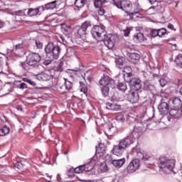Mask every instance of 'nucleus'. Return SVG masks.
I'll return each instance as SVG.
<instances>
[{"mask_svg":"<svg viewBox=\"0 0 182 182\" xmlns=\"http://www.w3.org/2000/svg\"><path fill=\"white\" fill-rule=\"evenodd\" d=\"M58 86L60 89H65V90L69 92V90H72L73 84L65 78H61L58 82Z\"/></svg>","mask_w":182,"mask_h":182,"instance_id":"nucleus-10","label":"nucleus"},{"mask_svg":"<svg viewBox=\"0 0 182 182\" xmlns=\"http://www.w3.org/2000/svg\"><path fill=\"white\" fill-rule=\"evenodd\" d=\"M129 61H131L132 63H139L140 62V55L133 53L129 55Z\"/></svg>","mask_w":182,"mask_h":182,"instance_id":"nucleus-20","label":"nucleus"},{"mask_svg":"<svg viewBox=\"0 0 182 182\" xmlns=\"http://www.w3.org/2000/svg\"><path fill=\"white\" fill-rule=\"evenodd\" d=\"M107 106L106 109H109V110H116V105H113L110 102H107L106 103Z\"/></svg>","mask_w":182,"mask_h":182,"instance_id":"nucleus-44","label":"nucleus"},{"mask_svg":"<svg viewBox=\"0 0 182 182\" xmlns=\"http://www.w3.org/2000/svg\"><path fill=\"white\" fill-rule=\"evenodd\" d=\"M124 151V149H122L119 145L114 146L112 149V153L114 154V156H122L123 154V152Z\"/></svg>","mask_w":182,"mask_h":182,"instance_id":"nucleus-25","label":"nucleus"},{"mask_svg":"<svg viewBox=\"0 0 182 182\" xmlns=\"http://www.w3.org/2000/svg\"><path fill=\"white\" fill-rule=\"evenodd\" d=\"M4 26H5V23L0 21V28H4Z\"/></svg>","mask_w":182,"mask_h":182,"instance_id":"nucleus-59","label":"nucleus"},{"mask_svg":"<svg viewBox=\"0 0 182 182\" xmlns=\"http://www.w3.org/2000/svg\"><path fill=\"white\" fill-rule=\"evenodd\" d=\"M137 137H139V134H136V131H134L125 138L119 140L118 146H120L121 149L126 150L127 147H129L131 144L134 143V140H136Z\"/></svg>","mask_w":182,"mask_h":182,"instance_id":"nucleus-3","label":"nucleus"},{"mask_svg":"<svg viewBox=\"0 0 182 182\" xmlns=\"http://www.w3.org/2000/svg\"><path fill=\"white\" fill-rule=\"evenodd\" d=\"M83 171H85V166L83 165L74 168V172L77 174H80V173H83Z\"/></svg>","mask_w":182,"mask_h":182,"instance_id":"nucleus-39","label":"nucleus"},{"mask_svg":"<svg viewBox=\"0 0 182 182\" xmlns=\"http://www.w3.org/2000/svg\"><path fill=\"white\" fill-rule=\"evenodd\" d=\"M98 15H100V16H103V15H105V9H103L102 8H100L98 10Z\"/></svg>","mask_w":182,"mask_h":182,"instance_id":"nucleus-52","label":"nucleus"},{"mask_svg":"<svg viewBox=\"0 0 182 182\" xmlns=\"http://www.w3.org/2000/svg\"><path fill=\"white\" fill-rule=\"evenodd\" d=\"M55 72L62 73L63 72V63L60 62L58 66L55 68Z\"/></svg>","mask_w":182,"mask_h":182,"instance_id":"nucleus-45","label":"nucleus"},{"mask_svg":"<svg viewBox=\"0 0 182 182\" xmlns=\"http://www.w3.org/2000/svg\"><path fill=\"white\" fill-rule=\"evenodd\" d=\"M28 88V85L25 82H22L20 85V89H27Z\"/></svg>","mask_w":182,"mask_h":182,"instance_id":"nucleus-54","label":"nucleus"},{"mask_svg":"<svg viewBox=\"0 0 182 182\" xmlns=\"http://www.w3.org/2000/svg\"><path fill=\"white\" fill-rule=\"evenodd\" d=\"M32 42L33 45H36L37 49H42L43 48V44L39 39H33Z\"/></svg>","mask_w":182,"mask_h":182,"instance_id":"nucleus-34","label":"nucleus"},{"mask_svg":"<svg viewBox=\"0 0 182 182\" xmlns=\"http://www.w3.org/2000/svg\"><path fill=\"white\" fill-rule=\"evenodd\" d=\"M129 83L132 90H134V92H137L141 89V81L137 77H134Z\"/></svg>","mask_w":182,"mask_h":182,"instance_id":"nucleus-14","label":"nucleus"},{"mask_svg":"<svg viewBox=\"0 0 182 182\" xmlns=\"http://www.w3.org/2000/svg\"><path fill=\"white\" fill-rule=\"evenodd\" d=\"M37 79L38 80H43V82H48V80H50V75L45 73H41L37 75Z\"/></svg>","mask_w":182,"mask_h":182,"instance_id":"nucleus-23","label":"nucleus"},{"mask_svg":"<svg viewBox=\"0 0 182 182\" xmlns=\"http://www.w3.org/2000/svg\"><path fill=\"white\" fill-rule=\"evenodd\" d=\"M23 82H26V83H28L29 79H28L27 77L23 78Z\"/></svg>","mask_w":182,"mask_h":182,"instance_id":"nucleus-60","label":"nucleus"},{"mask_svg":"<svg viewBox=\"0 0 182 182\" xmlns=\"http://www.w3.org/2000/svg\"><path fill=\"white\" fill-rule=\"evenodd\" d=\"M91 34L97 41H102L104 45L108 49H113L114 47V36L112 34L106 35L105 27L100 26H95L91 30Z\"/></svg>","mask_w":182,"mask_h":182,"instance_id":"nucleus-1","label":"nucleus"},{"mask_svg":"<svg viewBox=\"0 0 182 182\" xmlns=\"http://www.w3.org/2000/svg\"><path fill=\"white\" fill-rule=\"evenodd\" d=\"M13 15L16 21V22H22V18L25 16V12L22 10L16 11L13 13Z\"/></svg>","mask_w":182,"mask_h":182,"instance_id":"nucleus-18","label":"nucleus"},{"mask_svg":"<svg viewBox=\"0 0 182 182\" xmlns=\"http://www.w3.org/2000/svg\"><path fill=\"white\" fill-rule=\"evenodd\" d=\"M117 87L119 90H121V92H126V90H127V85L126 82H119Z\"/></svg>","mask_w":182,"mask_h":182,"instance_id":"nucleus-31","label":"nucleus"},{"mask_svg":"<svg viewBox=\"0 0 182 182\" xmlns=\"http://www.w3.org/2000/svg\"><path fill=\"white\" fill-rule=\"evenodd\" d=\"M100 168L102 173H106V171H108L109 170V167H107V164L106 163H102L100 165Z\"/></svg>","mask_w":182,"mask_h":182,"instance_id":"nucleus-41","label":"nucleus"},{"mask_svg":"<svg viewBox=\"0 0 182 182\" xmlns=\"http://www.w3.org/2000/svg\"><path fill=\"white\" fill-rule=\"evenodd\" d=\"M123 77H124V82H126L127 83H130L132 80L134 79V77H133V74H129V73H124Z\"/></svg>","mask_w":182,"mask_h":182,"instance_id":"nucleus-29","label":"nucleus"},{"mask_svg":"<svg viewBox=\"0 0 182 182\" xmlns=\"http://www.w3.org/2000/svg\"><path fill=\"white\" fill-rule=\"evenodd\" d=\"M101 2L103 5L104 4H107V2H109V0H102V1L101 0Z\"/></svg>","mask_w":182,"mask_h":182,"instance_id":"nucleus-61","label":"nucleus"},{"mask_svg":"<svg viewBox=\"0 0 182 182\" xmlns=\"http://www.w3.org/2000/svg\"><path fill=\"white\" fill-rule=\"evenodd\" d=\"M115 119L117 122H124L125 120L124 115H123L122 114H118L116 116Z\"/></svg>","mask_w":182,"mask_h":182,"instance_id":"nucleus-43","label":"nucleus"},{"mask_svg":"<svg viewBox=\"0 0 182 182\" xmlns=\"http://www.w3.org/2000/svg\"><path fill=\"white\" fill-rule=\"evenodd\" d=\"M111 3L114 6H117L118 9H122L125 12H127L128 9H130V8H132V2H130V1L129 0H112Z\"/></svg>","mask_w":182,"mask_h":182,"instance_id":"nucleus-6","label":"nucleus"},{"mask_svg":"<svg viewBox=\"0 0 182 182\" xmlns=\"http://www.w3.org/2000/svg\"><path fill=\"white\" fill-rule=\"evenodd\" d=\"M9 134V127L5 126L3 128H0V136H4Z\"/></svg>","mask_w":182,"mask_h":182,"instance_id":"nucleus-33","label":"nucleus"},{"mask_svg":"<svg viewBox=\"0 0 182 182\" xmlns=\"http://www.w3.org/2000/svg\"><path fill=\"white\" fill-rule=\"evenodd\" d=\"M90 26H92L90 21L84 22L81 26H75V31L78 38H85L86 36V31H87V28H90Z\"/></svg>","mask_w":182,"mask_h":182,"instance_id":"nucleus-7","label":"nucleus"},{"mask_svg":"<svg viewBox=\"0 0 182 182\" xmlns=\"http://www.w3.org/2000/svg\"><path fill=\"white\" fill-rule=\"evenodd\" d=\"M167 28L168 29H171V31H176V28H174V26L171 23H168V26H167Z\"/></svg>","mask_w":182,"mask_h":182,"instance_id":"nucleus-55","label":"nucleus"},{"mask_svg":"<svg viewBox=\"0 0 182 182\" xmlns=\"http://www.w3.org/2000/svg\"><path fill=\"white\" fill-rule=\"evenodd\" d=\"M107 146L105 144L100 143L99 146L96 147V151L98 154H105L106 153Z\"/></svg>","mask_w":182,"mask_h":182,"instance_id":"nucleus-24","label":"nucleus"},{"mask_svg":"<svg viewBox=\"0 0 182 182\" xmlns=\"http://www.w3.org/2000/svg\"><path fill=\"white\" fill-rule=\"evenodd\" d=\"M137 14H139V12L134 11V12L129 14V16H130V18H132V16H133V15H137Z\"/></svg>","mask_w":182,"mask_h":182,"instance_id":"nucleus-58","label":"nucleus"},{"mask_svg":"<svg viewBox=\"0 0 182 182\" xmlns=\"http://www.w3.org/2000/svg\"><path fill=\"white\" fill-rule=\"evenodd\" d=\"M100 85L102 87L109 86L112 89L116 87V84L113 79L110 78L109 76H105L100 80Z\"/></svg>","mask_w":182,"mask_h":182,"instance_id":"nucleus-12","label":"nucleus"},{"mask_svg":"<svg viewBox=\"0 0 182 182\" xmlns=\"http://www.w3.org/2000/svg\"><path fill=\"white\" fill-rule=\"evenodd\" d=\"M46 9H55L56 8V1L46 4Z\"/></svg>","mask_w":182,"mask_h":182,"instance_id":"nucleus-36","label":"nucleus"},{"mask_svg":"<svg viewBox=\"0 0 182 182\" xmlns=\"http://www.w3.org/2000/svg\"><path fill=\"white\" fill-rule=\"evenodd\" d=\"M136 156L139 160H141V161H144L145 164L150 165L151 164V156H149L147 154H144L141 151H137Z\"/></svg>","mask_w":182,"mask_h":182,"instance_id":"nucleus-13","label":"nucleus"},{"mask_svg":"<svg viewBox=\"0 0 182 182\" xmlns=\"http://www.w3.org/2000/svg\"><path fill=\"white\" fill-rule=\"evenodd\" d=\"M153 78L154 77H157L159 76V75L157 74H152Z\"/></svg>","mask_w":182,"mask_h":182,"instance_id":"nucleus-63","label":"nucleus"},{"mask_svg":"<svg viewBox=\"0 0 182 182\" xmlns=\"http://www.w3.org/2000/svg\"><path fill=\"white\" fill-rule=\"evenodd\" d=\"M179 110H181L182 112V102H181V106L179 107Z\"/></svg>","mask_w":182,"mask_h":182,"instance_id":"nucleus-64","label":"nucleus"},{"mask_svg":"<svg viewBox=\"0 0 182 182\" xmlns=\"http://www.w3.org/2000/svg\"><path fill=\"white\" fill-rule=\"evenodd\" d=\"M139 167H140V160L139 159H133L127 166V171L132 174V173L137 171Z\"/></svg>","mask_w":182,"mask_h":182,"instance_id":"nucleus-9","label":"nucleus"},{"mask_svg":"<svg viewBox=\"0 0 182 182\" xmlns=\"http://www.w3.org/2000/svg\"><path fill=\"white\" fill-rule=\"evenodd\" d=\"M52 63V60H46L43 62V64L45 66H48V65H50Z\"/></svg>","mask_w":182,"mask_h":182,"instance_id":"nucleus-53","label":"nucleus"},{"mask_svg":"<svg viewBox=\"0 0 182 182\" xmlns=\"http://www.w3.org/2000/svg\"><path fill=\"white\" fill-rule=\"evenodd\" d=\"M170 103H172L173 108L180 109V107L181 106V100L178 97H175L170 100Z\"/></svg>","mask_w":182,"mask_h":182,"instance_id":"nucleus-22","label":"nucleus"},{"mask_svg":"<svg viewBox=\"0 0 182 182\" xmlns=\"http://www.w3.org/2000/svg\"><path fill=\"white\" fill-rule=\"evenodd\" d=\"M81 92H83V93H85V95H86V93H87V88L86 87H82L81 88Z\"/></svg>","mask_w":182,"mask_h":182,"instance_id":"nucleus-56","label":"nucleus"},{"mask_svg":"<svg viewBox=\"0 0 182 182\" xmlns=\"http://www.w3.org/2000/svg\"><path fill=\"white\" fill-rule=\"evenodd\" d=\"M123 73H124L132 74V68H130V67L124 68Z\"/></svg>","mask_w":182,"mask_h":182,"instance_id":"nucleus-48","label":"nucleus"},{"mask_svg":"<svg viewBox=\"0 0 182 182\" xmlns=\"http://www.w3.org/2000/svg\"><path fill=\"white\" fill-rule=\"evenodd\" d=\"M150 4L153 5V4H156L158 2L156 6H154V9L157 11V12H164V9H166V5H170V4H173L174 0H149Z\"/></svg>","mask_w":182,"mask_h":182,"instance_id":"nucleus-5","label":"nucleus"},{"mask_svg":"<svg viewBox=\"0 0 182 182\" xmlns=\"http://www.w3.org/2000/svg\"><path fill=\"white\" fill-rule=\"evenodd\" d=\"M45 51L47 55H50L53 59H59V55H60V47L59 46H54L53 43H49L46 46Z\"/></svg>","mask_w":182,"mask_h":182,"instance_id":"nucleus-4","label":"nucleus"},{"mask_svg":"<svg viewBox=\"0 0 182 182\" xmlns=\"http://www.w3.org/2000/svg\"><path fill=\"white\" fill-rule=\"evenodd\" d=\"M166 32H167V30H166V28H164L158 29V36L159 38H161L162 36H164V35H166Z\"/></svg>","mask_w":182,"mask_h":182,"instance_id":"nucleus-42","label":"nucleus"},{"mask_svg":"<svg viewBox=\"0 0 182 182\" xmlns=\"http://www.w3.org/2000/svg\"><path fill=\"white\" fill-rule=\"evenodd\" d=\"M175 63L178 66H182V54H178L175 59Z\"/></svg>","mask_w":182,"mask_h":182,"instance_id":"nucleus-38","label":"nucleus"},{"mask_svg":"<svg viewBox=\"0 0 182 182\" xmlns=\"http://www.w3.org/2000/svg\"><path fill=\"white\" fill-rule=\"evenodd\" d=\"M176 166V160L168 159L165 157L160 158V162L159 164L160 171L165 174H170L174 173V167Z\"/></svg>","mask_w":182,"mask_h":182,"instance_id":"nucleus-2","label":"nucleus"},{"mask_svg":"<svg viewBox=\"0 0 182 182\" xmlns=\"http://www.w3.org/2000/svg\"><path fill=\"white\" fill-rule=\"evenodd\" d=\"M23 48H25V45L23 43H18L11 48H8L7 52L9 53V52H14V50H19V49H23Z\"/></svg>","mask_w":182,"mask_h":182,"instance_id":"nucleus-26","label":"nucleus"},{"mask_svg":"<svg viewBox=\"0 0 182 182\" xmlns=\"http://www.w3.org/2000/svg\"><path fill=\"white\" fill-rule=\"evenodd\" d=\"M139 92H132L131 94L128 95V100L131 103H137L139 102Z\"/></svg>","mask_w":182,"mask_h":182,"instance_id":"nucleus-17","label":"nucleus"},{"mask_svg":"<svg viewBox=\"0 0 182 182\" xmlns=\"http://www.w3.org/2000/svg\"><path fill=\"white\" fill-rule=\"evenodd\" d=\"M99 163V159H97V156H94L92 158L90 159V161L85 165L84 171H92V169L95 168V166Z\"/></svg>","mask_w":182,"mask_h":182,"instance_id":"nucleus-11","label":"nucleus"},{"mask_svg":"<svg viewBox=\"0 0 182 182\" xmlns=\"http://www.w3.org/2000/svg\"><path fill=\"white\" fill-rule=\"evenodd\" d=\"M29 85H31V86H36V83H35V82L29 80H28V82Z\"/></svg>","mask_w":182,"mask_h":182,"instance_id":"nucleus-57","label":"nucleus"},{"mask_svg":"<svg viewBox=\"0 0 182 182\" xmlns=\"http://www.w3.org/2000/svg\"><path fill=\"white\" fill-rule=\"evenodd\" d=\"M105 163H107L108 164H112V161H114L113 158L112 157V155L107 154L105 156Z\"/></svg>","mask_w":182,"mask_h":182,"instance_id":"nucleus-40","label":"nucleus"},{"mask_svg":"<svg viewBox=\"0 0 182 182\" xmlns=\"http://www.w3.org/2000/svg\"><path fill=\"white\" fill-rule=\"evenodd\" d=\"M66 55L68 58H72L73 56L75 58H77V55H76V51H75V49H73V48L72 47H69L67 48Z\"/></svg>","mask_w":182,"mask_h":182,"instance_id":"nucleus-27","label":"nucleus"},{"mask_svg":"<svg viewBox=\"0 0 182 182\" xmlns=\"http://www.w3.org/2000/svg\"><path fill=\"white\" fill-rule=\"evenodd\" d=\"M85 4H86V0H75V6L78 9L83 8Z\"/></svg>","mask_w":182,"mask_h":182,"instance_id":"nucleus-30","label":"nucleus"},{"mask_svg":"<svg viewBox=\"0 0 182 182\" xmlns=\"http://www.w3.org/2000/svg\"><path fill=\"white\" fill-rule=\"evenodd\" d=\"M38 10V15H41V12H43L45 9H46V6H41L38 8H37Z\"/></svg>","mask_w":182,"mask_h":182,"instance_id":"nucleus-50","label":"nucleus"},{"mask_svg":"<svg viewBox=\"0 0 182 182\" xmlns=\"http://www.w3.org/2000/svg\"><path fill=\"white\" fill-rule=\"evenodd\" d=\"M150 36L152 38H156V36H159V33H158V30L157 29H152L150 31Z\"/></svg>","mask_w":182,"mask_h":182,"instance_id":"nucleus-46","label":"nucleus"},{"mask_svg":"<svg viewBox=\"0 0 182 182\" xmlns=\"http://www.w3.org/2000/svg\"><path fill=\"white\" fill-rule=\"evenodd\" d=\"M27 15L28 16H36V15H39V10L36 9H28Z\"/></svg>","mask_w":182,"mask_h":182,"instance_id":"nucleus-28","label":"nucleus"},{"mask_svg":"<svg viewBox=\"0 0 182 182\" xmlns=\"http://www.w3.org/2000/svg\"><path fill=\"white\" fill-rule=\"evenodd\" d=\"M117 132H118L117 127L112 124L108 125V127L107 129V133L108 134L109 136H113L114 134H116Z\"/></svg>","mask_w":182,"mask_h":182,"instance_id":"nucleus-19","label":"nucleus"},{"mask_svg":"<svg viewBox=\"0 0 182 182\" xmlns=\"http://www.w3.org/2000/svg\"><path fill=\"white\" fill-rule=\"evenodd\" d=\"M25 65H26L25 63H21V66H22L23 69H26V67L25 66Z\"/></svg>","mask_w":182,"mask_h":182,"instance_id":"nucleus-62","label":"nucleus"},{"mask_svg":"<svg viewBox=\"0 0 182 182\" xmlns=\"http://www.w3.org/2000/svg\"><path fill=\"white\" fill-rule=\"evenodd\" d=\"M42 58L38 53H31L26 57V63L28 66H35L38 65Z\"/></svg>","mask_w":182,"mask_h":182,"instance_id":"nucleus-8","label":"nucleus"},{"mask_svg":"<svg viewBox=\"0 0 182 182\" xmlns=\"http://www.w3.org/2000/svg\"><path fill=\"white\" fill-rule=\"evenodd\" d=\"M101 90L103 96L106 97L109 95V92L110 90V86L101 87Z\"/></svg>","mask_w":182,"mask_h":182,"instance_id":"nucleus-35","label":"nucleus"},{"mask_svg":"<svg viewBox=\"0 0 182 182\" xmlns=\"http://www.w3.org/2000/svg\"><path fill=\"white\" fill-rule=\"evenodd\" d=\"M158 109L159 110V113L162 114V116H166V114H168L170 110L168 107V104H167L166 102H161L159 105Z\"/></svg>","mask_w":182,"mask_h":182,"instance_id":"nucleus-15","label":"nucleus"},{"mask_svg":"<svg viewBox=\"0 0 182 182\" xmlns=\"http://www.w3.org/2000/svg\"><path fill=\"white\" fill-rule=\"evenodd\" d=\"M124 62L123 61V59L118 58L116 60V66L118 68V69H123V64Z\"/></svg>","mask_w":182,"mask_h":182,"instance_id":"nucleus-37","label":"nucleus"},{"mask_svg":"<svg viewBox=\"0 0 182 182\" xmlns=\"http://www.w3.org/2000/svg\"><path fill=\"white\" fill-rule=\"evenodd\" d=\"M134 38L136 42H143L144 41V36L141 33H138L134 36Z\"/></svg>","mask_w":182,"mask_h":182,"instance_id":"nucleus-32","label":"nucleus"},{"mask_svg":"<svg viewBox=\"0 0 182 182\" xmlns=\"http://www.w3.org/2000/svg\"><path fill=\"white\" fill-rule=\"evenodd\" d=\"M94 5L96 8H100L103 4L102 3V0H95Z\"/></svg>","mask_w":182,"mask_h":182,"instance_id":"nucleus-47","label":"nucleus"},{"mask_svg":"<svg viewBox=\"0 0 182 182\" xmlns=\"http://www.w3.org/2000/svg\"><path fill=\"white\" fill-rule=\"evenodd\" d=\"M15 166L16 167V168H18V170H21L23 168V164L21 162H17L15 165Z\"/></svg>","mask_w":182,"mask_h":182,"instance_id":"nucleus-51","label":"nucleus"},{"mask_svg":"<svg viewBox=\"0 0 182 182\" xmlns=\"http://www.w3.org/2000/svg\"><path fill=\"white\" fill-rule=\"evenodd\" d=\"M126 163V159L122 158L121 159H114L112 161V166L114 167H116V168H120L121 167H123V165Z\"/></svg>","mask_w":182,"mask_h":182,"instance_id":"nucleus-16","label":"nucleus"},{"mask_svg":"<svg viewBox=\"0 0 182 182\" xmlns=\"http://www.w3.org/2000/svg\"><path fill=\"white\" fill-rule=\"evenodd\" d=\"M159 83H160L161 87H164V86H166V85L167 84V81L166 80H164V78H161L159 80Z\"/></svg>","mask_w":182,"mask_h":182,"instance_id":"nucleus-49","label":"nucleus"},{"mask_svg":"<svg viewBox=\"0 0 182 182\" xmlns=\"http://www.w3.org/2000/svg\"><path fill=\"white\" fill-rule=\"evenodd\" d=\"M169 114L172 117H174V119H178V117H180V114H181V110L177 108L171 109L169 111Z\"/></svg>","mask_w":182,"mask_h":182,"instance_id":"nucleus-21","label":"nucleus"}]
</instances>
